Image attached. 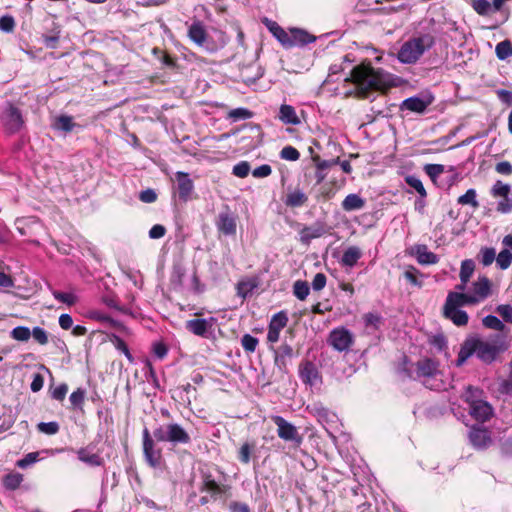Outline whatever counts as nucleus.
I'll list each match as a JSON object with an SVG mask.
<instances>
[{"instance_id":"3c124183","label":"nucleus","mask_w":512,"mask_h":512,"mask_svg":"<svg viewBox=\"0 0 512 512\" xmlns=\"http://www.w3.org/2000/svg\"><path fill=\"white\" fill-rule=\"evenodd\" d=\"M482 322L486 328L496 331H502L505 327L502 321L494 315H488L484 317Z\"/></svg>"},{"instance_id":"c85d7f7f","label":"nucleus","mask_w":512,"mask_h":512,"mask_svg":"<svg viewBox=\"0 0 512 512\" xmlns=\"http://www.w3.org/2000/svg\"><path fill=\"white\" fill-rule=\"evenodd\" d=\"M287 323H288L287 313L284 311H280L272 316L268 328L275 330L277 332H281V330L284 327H286Z\"/></svg>"},{"instance_id":"bb28decb","label":"nucleus","mask_w":512,"mask_h":512,"mask_svg":"<svg viewBox=\"0 0 512 512\" xmlns=\"http://www.w3.org/2000/svg\"><path fill=\"white\" fill-rule=\"evenodd\" d=\"M266 25L269 31L273 34V36L284 46L289 43V32H286L282 27H280L276 22L266 20Z\"/></svg>"},{"instance_id":"c9c22d12","label":"nucleus","mask_w":512,"mask_h":512,"mask_svg":"<svg viewBox=\"0 0 512 512\" xmlns=\"http://www.w3.org/2000/svg\"><path fill=\"white\" fill-rule=\"evenodd\" d=\"M496 56L499 60H506L512 56V44L509 40L501 41L495 48Z\"/></svg>"},{"instance_id":"338daca9","label":"nucleus","mask_w":512,"mask_h":512,"mask_svg":"<svg viewBox=\"0 0 512 512\" xmlns=\"http://www.w3.org/2000/svg\"><path fill=\"white\" fill-rule=\"evenodd\" d=\"M495 170L502 175H510L512 173V165L508 161H502L496 164Z\"/></svg>"},{"instance_id":"7c9ffc66","label":"nucleus","mask_w":512,"mask_h":512,"mask_svg":"<svg viewBox=\"0 0 512 512\" xmlns=\"http://www.w3.org/2000/svg\"><path fill=\"white\" fill-rule=\"evenodd\" d=\"M76 126L73 122V118L67 115H61L55 119L54 128L63 132H71Z\"/></svg>"},{"instance_id":"2eb2a0df","label":"nucleus","mask_w":512,"mask_h":512,"mask_svg":"<svg viewBox=\"0 0 512 512\" xmlns=\"http://www.w3.org/2000/svg\"><path fill=\"white\" fill-rule=\"evenodd\" d=\"M470 415L479 422H485L493 415L492 406L484 399L469 407Z\"/></svg>"},{"instance_id":"774afa93","label":"nucleus","mask_w":512,"mask_h":512,"mask_svg":"<svg viewBox=\"0 0 512 512\" xmlns=\"http://www.w3.org/2000/svg\"><path fill=\"white\" fill-rule=\"evenodd\" d=\"M512 210V199L508 196L498 202L497 211L501 213H509Z\"/></svg>"},{"instance_id":"1a4fd4ad","label":"nucleus","mask_w":512,"mask_h":512,"mask_svg":"<svg viewBox=\"0 0 512 512\" xmlns=\"http://www.w3.org/2000/svg\"><path fill=\"white\" fill-rule=\"evenodd\" d=\"M143 438V454L146 462L153 468H157L161 464V449L156 447L155 438L153 439L149 430L145 428L142 433Z\"/></svg>"},{"instance_id":"ea45409f","label":"nucleus","mask_w":512,"mask_h":512,"mask_svg":"<svg viewBox=\"0 0 512 512\" xmlns=\"http://www.w3.org/2000/svg\"><path fill=\"white\" fill-rule=\"evenodd\" d=\"M11 337L14 340L25 342L31 337V330L26 326H17L10 332Z\"/></svg>"},{"instance_id":"7ed1b4c3","label":"nucleus","mask_w":512,"mask_h":512,"mask_svg":"<svg viewBox=\"0 0 512 512\" xmlns=\"http://www.w3.org/2000/svg\"><path fill=\"white\" fill-rule=\"evenodd\" d=\"M351 80L357 92L362 96H365L371 90H386L394 86L396 81L393 75L382 69H375L370 64L354 67L351 71Z\"/></svg>"},{"instance_id":"4d7b16f0","label":"nucleus","mask_w":512,"mask_h":512,"mask_svg":"<svg viewBox=\"0 0 512 512\" xmlns=\"http://www.w3.org/2000/svg\"><path fill=\"white\" fill-rule=\"evenodd\" d=\"M232 172L235 176L239 178H244L250 172V165L247 161H241L233 167Z\"/></svg>"},{"instance_id":"393cba45","label":"nucleus","mask_w":512,"mask_h":512,"mask_svg":"<svg viewBox=\"0 0 512 512\" xmlns=\"http://www.w3.org/2000/svg\"><path fill=\"white\" fill-rule=\"evenodd\" d=\"M186 328L195 335L206 336L209 325L205 319L197 318L187 321Z\"/></svg>"},{"instance_id":"423d86ee","label":"nucleus","mask_w":512,"mask_h":512,"mask_svg":"<svg viewBox=\"0 0 512 512\" xmlns=\"http://www.w3.org/2000/svg\"><path fill=\"white\" fill-rule=\"evenodd\" d=\"M153 437L158 442H170L173 445L188 444L191 440L188 432L177 423L158 426L153 431Z\"/></svg>"},{"instance_id":"69168bd1","label":"nucleus","mask_w":512,"mask_h":512,"mask_svg":"<svg viewBox=\"0 0 512 512\" xmlns=\"http://www.w3.org/2000/svg\"><path fill=\"white\" fill-rule=\"evenodd\" d=\"M326 285V276L323 273H317L312 280V288L315 291L322 290Z\"/></svg>"},{"instance_id":"864d4df0","label":"nucleus","mask_w":512,"mask_h":512,"mask_svg":"<svg viewBox=\"0 0 512 512\" xmlns=\"http://www.w3.org/2000/svg\"><path fill=\"white\" fill-rule=\"evenodd\" d=\"M40 432L47 435H54L59 431V424L55 421L52 422H40L37 425Z\"/></svg>"},{"instance_id":"5701e85b","label":"nucleus","mask_w":512,"mask_h":512,"mask_svg":"<svg viewBox=\"0 0 512 512\" xmlns=\"http://www.w3.org/2000/svg\"><path fill=\"white\" fill-rule=\"evenodd\" d=\"M78 459L89 466L98 467L103 465V458L97 453H90L86 448L77 452Z\"/></svg>"},{"instance_id":"473e14b6","label":"nucleus","mask_w":512,"mask_h":512,"mask_svg":"<svg viewBox=\"0 0 512 512\" xmlns=\"http://www.w3.org/2000/svg\"><path fill=\"white\" fill-rule=\"evenodd\" d=\"M457 203L460 205H470L475 209L478 208L479 202L477 200L476 190L473 188L468 189L465 194L458 197Z\"/></svg>"},{"instance_id":"f03ea898","label":"nucleus","mask_w":512,"mask_h":512,"mask_svg":"<svg viewBox=\"0 0 512 512\" xmlns=\"http://www.w3.org/2000/svg\"><path fill=\"white\" fill-rule=\"evenodd\" d=\"M236 33V47L235 52L229 57L231 67L238 68L239 73L234 75L233 78L237 81H242L246 85L254 84L259 80L264 71L260 65L257 64L258 48L247 47L244 44V34L238 26H233Z\"/></svg>"},{"instance_id":"09e8293b","label":"nucleus","mask_w":512,"mask_h":512,"mask_svg":"<svg viewBox=\"0 0 512 512\" xmlns=\"http://www.w3.org/2000/svg\"><path fill=\"white\" fill-rule=\"evenodd\" d=\"M85 400V390L82 388H78L73 391L69 397V401L73 408L82 409L83 403Z\"/></svg>"},{"instance_id":"4c0bfd02","label":"nucleus","mask_w":512,"mask_h":512,"mask_svg":"<svg viewBox=\"0 0 512 512\" xmlns=\"http://www.w3.org/2000/svg\"><path fill=\"white\" fill-rule=\"evenodd\" d=\"M23 481V476L20 473H9L4 477L3 484L9 490L17 489Z\"/></svg>"},{"instance_id":"4468645a","label":"nucleus","mask_w":512,"mask_h":512,"mask_svg":"<svg viewBox=\"0 0 512 512\" xmlns=\"http://www.w3.org/2000/svg\"><path fill=\"white\" fill-rule=\"evenodd\" d=\"M502 244L504 248L496 254V265L501 270H506L512 264V235H506Z\"/></svg>"},{"instance_id":"6ab92c4d","label":"nucleus","mask_w":512,"mask_h":512,"mask_svg":"<svg viewBox=\"0 0 512 512\" xmlns=\"http://www.w3.org/2000/svg\"><path fill=\"white\" fill-rule=\"evenodd\" d=\"M277 118L285 125L297 126L301 124V119L297 115L295 108L288 104L280 106Z\"/></svg>"},{"instance_id":"de8ad7c7","label":"nucleus","mask_w":512,"mask_h":512,"mask_svg":"<svg viewBox=\"0 0 512 512\" xmlns=\"http://www.w3.org/2000/svg\"><path fill=\"white\" fill-rule=\"evenodd\" d=\"M258 339L250 334L243 335L241 339V345L243 349L248 353L255 352L257 346H258Z\"/></svg>"},{"instance_id":"f257e3e1","label":"nucleus","mask_w":512,"mask_h":512,"mask_svg":"<svg viewBox=\"0 0 512 512\" xmlns=\"http://www.w3.org/2000/svg\"><path fill=\"white\" fill-rule=\"evenodd\" d=\"M491 288L492 283L490 279L482 275L471 284V288L467 293L449 292L443 305L444 317L452 321L456 326L467 325L469 317L461 307L473 306L483 302L490 296Z\"/></svg>"},{"instance_id":"052dcab7","label":"nucleus","mask_w":512,"mask_h":512,"mask_svg":"<svg viewBox=\"0 0 512 512\" xmlns=\"http://www.w3.org/2000/svg\"><path fill=\"white\" fill-rule=\"evenodd\" d=\"M496 311L500 314L505 322L512 323V306L508 304L499 305Z\"/></svg>"},{"instance_id":"0e129e2a","label":"nucleus","mask_w":512,"mask_h":512,"mask_svg":"<svg viewBox=\"0 0 512 512\" xmlns=\"http://www.w3.org/2000/svg\"><path fill=\"white\" fill-rule=\"evenodd\" d=\"M272 173V168L268 164H263L252 171V175L255 178H265Z\"/></svg>"},{"instance_id":"a19ab883","label":"nucleus","mask_w":512,"mask_h":512,"mask_svg":"<svg viewBox=\"0 0 512 512\" xmlns=\"http://www.w3.org/2000/svg\"><path fill=\"white\" fill-rule=\"evenodd\" d=\"M293 356V349L288 344H282L279 349L276 351L275 354V361L276 363H281L282 365H285V360L287 358H292Z\"/></svg>"},{"instance_id":"13d9d810","label":"nucleus","mask_w":512,"mask_h":512,"mask_svg":"<svg viewBox=\"0 0 512 512\" xmlns=\"http://www.w3.org/2000/svg\"><path fill=\"white\" fill-rule=\"evenodd\" d=\"M31 336L37 341L40 345H46L48 343V335L47 332L41 327H34L31 331Z\"/></svg>"},{"instance_id":"37998d69","label":"nucleus","mask_w":512,"mask_h":512,"mask_svg":"<svg viewBox=\"0 0 512 512\" xmlns=\"http://www.w3.org/2000/svg\"><path fill=\"white\" fill-rule=\"evenodd\" d=\"M111 341L114 344L115 348L118 349L119 351H121L126 356V358L128 359V361L130 363H133L134 358H133L132 354L130 353L129 348H128L127 344L125 343V341L117 335H113L111 338Z\"/></svg>"},{"instance_id":"dca6fc26","label":"nucleus","mask_w":512,"mask_h":512,"mask_svg":"<svg viewBox=\"0 0 512 512\" xmlns=\"http://www.w3.org/2000/svg\"><path fill=\"white\" fill-rule=\"evenodd\" d=\"M433 102V97L428 96L425 98L421 97H410L405 99L401 104V109L409 110L411 112L423 113L426 108Z\"/></svg>"},{"instance_id":"c756f323","label":"nucleus","mask_w":512,"mask_h":512,"mask_svg":"<svg viewBox=\"0 0 512 512\" xmlns=\"http://www.w3.org/2000/svg\"><path fill=\"white\" fill-rule=\"evenodd\" d=\"M496 259V250L493 247H482L478 254L479 262L487 267L490 266Z\"/></svg>"},{"instance_id":"a211bd4d","label":"nucleus","mask_w":512,"mask_h":512,"mask_svg":"<svg viewBox=\"0 0 512 512\" xmlns=\"http://www.w3.org/2000/svg\"><path fill=\"white\" fill-rule=\"evenodd\" d=\"M289 43L286 45V48L294 47V46H303L315 41V37L311 36L304 30L301 29H291L289 31Z\"/></svg>"},{"instance_id":"f8f14e48","label":"nucleus","mask_w":512,"mask_h":512,"mask_svg":"<svg viewBox=\"0 0 512 512\" xmlns=\"http://www.w3.org/2000/svg\"><path fill=\"white\" fill-rule=\"evenodd\" d=\"M299 377L302 382L311 387L320 385L322 383L321 374L316 365L309 361H302L299 365Z\"/></svg>"},{"instance_id":"39448f33","label":"nucleus","mask_w":512,"mask_h":512,"mask_svg":"<svg viewBox=\"0 0 512 512\" xmlns=\"http://www.w3.org/2000/svg\"><path fill=\"white\" fill-rule=\"evenodd\" d=\"M433 37L423 35L406 41L398 52V59L405 64L415 63L426 50L432 47Z\"/></svg>"},{"instance_id":"9b49d317","label":"nucleus","mask_w":512,"mask_h":512,"mask_svg":"<svg viewBox=\"0 0 512 512\" xmlns=\"http://www.w3.org/2000/svg\"><path fill=\"white\" fill-rule=\"evenodd\" d=\"M272 420L277 426V434L281 439L284 441L294 442L297 445L302 443V436L299 434L297 428L293 424L286 421L281 416H274Z\"/></svg>"},{"instance_id":"20e7f679","label":"nucleus","mask_w":512,"mask_h":512,"mask_svg":"<svg viewBox=\"0 0 512 512\" xmlns=\"http://www.w3.org/2000/svg\"><path fill=\"white\" fill-rule=\"evenodd\" d=\"M498 352L499 349L495 343L478 337H471L466 339L462 344L456 365L462 366L473 354H476L480 360L490 363L495 359Z\"/></svg>"},{"instance_id":"49530a36","label":"nucleus","mask_w":512,"mask_h":512,"mask_svg":"<svg viewBox=\"0 0 512 512\" xmlns=\"http://www.w3.org/2000/svg\"><path fill=\"white\" fill-rule=\"evenodd\" d=\"M52 295L56 300L65 303L68 306H73L78 300L75 294L68 292L53 291Z\"/></svg>"},{"instance_id":"603ef678","label":"nucleus","mask_w":512,"mask_h":512,"mask_svg":"<svg viewBox=\"0 0 512 512\" xmlns=\"http://www.w3.org/2000/svg\"><path fill=\"white\" fill-rule=\"evenodd\" d=\"M491 192L494 197L506 198L510 192V186L502 181H496Z\"/></svg>"},{"instance_id":"cd10ccee","label":"nucleus","mask_w":512,"mask_h":512,"mask_svg":"<svg viewBox=\"0 0 512 512\" xmlns=\"http://www.w3.org/2000/svg\"><path fill=\"white\" fill-rule=\"evenodd\" d=\"M189 37L198 45H202L206 39V32L200 22H194L189 28Z\"/></svg>"},{"instance_id":"bf43d9fd","label":"nucleus","mask_w":512,"mask_h":512,"mask_svg":"<svg viewBox=\"0 0 512 512\" xmlns=\"http://www.w3.org/2000/svg\"><path fill=\"white\" fill-rule=\"evenodd\" d=\"M39 454L37 452H31L25 455L24 458L17 461V466L19 468L25 469L28 466L34 464L38 460Z\"/></svg>"},{"instance_id":"f3484780","label":"nucleus","mask_w":512,"mask_h":512,"mask_svg":"<svg viewBox=\"0 0 512 512\" xmlns=\"http://www.w3.org/2000/svg\"><path fill=\"white\" fill-rule=\"evenodd\" d=\"M176 181L179 197L186 202L194 189L193 181L190 179L189 174L185 172H177Z\"/></svg>"},{"instance_id":"5fc2aeb1","label":"nucleus","mask_w":512,"mask_h":512,"mask_svg":"<svg viewBox=\"0 0 512 512\" xmlns=\"http://www.w3.org/2000/svg\"><path fill=\"white\" fill-rule=\"evenodd\" d=\"M426 174L435 181L444 172V166L441 164H427L424 167Z\"/></svg>"},{"instance_id":"ddd939ff","label":"nucleus","mask_w":512,"mask_h":512,"mask_svg":"<svg viewBox=\"0 0 512 512\" xmlns=\"http://www.w3.org/2000/svg\"><path fill=\"white\" fill-rule=\"evenodd\" d=\"M469 441L476 449H485L491 444L490 432L486 428L474 426L469 431Z\"/></svg>"},{"instance_id":"b1692460","label":"nucleus","mask_w":512,"mask_h":512,"mask_svg":"<svg viewBox=\"0 0 512 512\" xmlns=\"http://www.w3.org/2000/svg\"><path fill=\"white\" fill-rule=\"evenodd\" d=\"M361 256L362 252L358 247L350 246L344 251L341 258V263L344 266L353 267L361 258Z\"/></svg>"},{"instance_id":"72a5a7b5","label":"nucleus","mask_w":512,"mask_h":512,"mask_svg":"<svg viewBox=\"0 0 512 512\" xmlns=\"http://www.w3.org/2000/svg\"><path fill=\"white\" fill-rule=\"evenodd\" d=\"M308 200L305 193L301 190H295L287 195L286 204L291 207H300Z\"/></svg>"},{"instance_id":"f704fd0d","label":"nucleus","mask_w":512,"mask_h":512,"mask_svg":"<svg viewBox=\"0 0 512 512\" xmlns=\"http://www.w3.org/2000/svg\"><path fill=\"white\" fill-rule=\"evenodd\" d=\"M227 117L232 120V122H237L240 120H247L253 117V112L247 108H235L228 112Z\"/></svg>"},{"instance_id":"58836bf2","label":"nucleus","mask_w":512,"mask_h":512,"mask_svg":"<svg viewBox=\"0 0 512 512\" xmlns=\"http://www.w3.org/2000/svg\"><path fill=\"white\" fill-rule=\"evenodd\" d=\"M471 6L480 16H489L492 14L490 2L488 0H472Z\"/></svg>"},{"instance_id":"2f4dec72","label":"nucleus","mask_w":512,"mask_h":512,"mask_svg":"<svg viewBox=\"0 0 512 512\" xmlns=\"http://www.w3.org/2000/svg\"><path fill=\"white\" fill-rule=\"evenodd\" d=\"M475 269V263L471 259L462 261L459 278L463 283H468Z\"/></svg>"},{"instance_id":"e433bc0d","label":"nucleus","mask_w":512,"mask_h":512,"mask_svg":"<svg viewBox=\"0 0 512 512\" xmlns=\"http://www.w3.org/2000/svg\"><path fill=\"white\" fill-rule=\"evenodd\" d=\"M482 394H483V391L478 389V388H474L472 386H468L466 388V391L463 395L464 397V400L465 402H467V404L470 406L474 405L477 401H480L482 399Z\"/></svg>"},{"instance_id":"c03bdc74","label":"nucleus","mask_w":512,"mask_h":512,"mask_svg":"<svg viewBox=\"0 0 512 512\" xmlns=\"http://www.w3.org/2000/svg\"><path fill=\"white\" fill-rule=\"evenodd\" d=\"M405 181L410 187L417 191L421 198H425L427 196L423 183L418 177L409 175L405 178Z\"/></svg>"},{"instance_id":"aec40b11","label":"nucleus","mask_w":512,"mask_h":512,"mask_svg":"<svg viewBox=\"0 0 512 512\" xmlns=\"http://www.w3.org/2000/svg\"><path fill=\"white\" fill-rule=\"evenodd\" d=\"M325 234V227L321 223H315L311 226H305L300 230V241L303 244H309L311 240L321 237Z\"/></svg>"},{"instance_id":"412c9836","label":"nucleus","mask_w":512,"mask_h":512,"mask_svg":"<svg viewBox=\"0 0 512 512\" xmlns=\"http://www.w3.org/2000/svg\"><path fill=\"white\" fill-rule=\"evenodd\" d=\"M414 255L419 264L432 265L439 261V257L428 250L426 245H417L414 248Z\"/></svg>"},{"instance_id":"0eeeda50","label":"nucleus","mask_w":512,"mask_h":512,"mask_svg":"<svg viewBox=\"0 0 512 512\" xmlns=\"http://www.w3.org/2000/svg\"><path fill=\"white\" fill-rule=\"evenodd\" d=\"M439 374L438 363L430 358L419 360L416 363V370L408 371L410 378L422 380L431 389L442 388L443 385L441 383L430 384V381L435 380Z\"/></svg>"},{"instance_id":"4be33fe9","label":"nucleus","mask_w":512,"mask_h":512,"mask_svg":"<svg viewBox=\"0 0 512 512\" xmlns=\"http://www.w3.org/2000/svg\"><path fill=\"white\" fill-rule=\"evenodd\" d=\"M365 206V200L358 194H348L342 201V208L344 211L350 212L360 210Z\"/></svg>"},{"instance_id":"6e6552de","label":"nucleus","mask_w":512,"mask_h":512,"mask_svg":"<svg viewBox=\"0 0 512 512\" xmlns=\"http://www.w3.org/2000/svg\"><path fill=\"white\" fill-rule=\"evenodd\" d=\"M1 120L5 130L10 134L19 132L25 123L20 109L12 103L5 107Z\"/></svg>"},{"instance_id":"6e6d98bb","label":"nucleus","mask_w":512,"mask_h":512,"mask_svg":"<svg viewBox=\"0 0 512 512\" xmlns=\"http://www.w3.org/2000/svg\"><path fill=\"white\" fill-rule=\"evenodd\" d=\"M15 28L14 18L10 15H4L0 18V30L5 33L13 32Z\"/></svg>"},{"instance_id":"79ce46f5","label":"nucleus","mask_w":512,"mask_h":512,"mask_svg":"<svg viewBox=\"0 0 512 512\" xmlns=\"http://www.w3.org/2000/svg\"><path fill=\"white\" fill-rule=\"evenodd\" d=\"M309 286L306 281L298 280L293 285V293L299 300H305L309 295Z\"/></svg>"},{"instance_id":"a18cd8bd","label":"nucleus","mask_w":512,"mask_h":512,"mask_svg":"<svg viewBox=\"0 0 512 512\" xmlns=\"http://www.w3.org/2000/svg\"><path fill=\"white\" fill-rule=\"evenodd\" d=\"M404 278L410 282L413 286L422 287L423 283L418 279V276L421 275L419 270L413 266L408 267L404 272Z\"/></svg>"},{"instance_id":"e2e57ef3","label":"nucleus","mask_w":512,"mask_h":512,"mask_svg":"<svg viewBox=\"0 0 512 512\" xmlns=\"http://www.w3.org/2000/svg\"><path fill=\"white\" fill-rule=\"evenodd\" d=\"M252 446L249 443H245L239 449L238 459L243 463H249L251 456Z\"/></svg>"},{"instance_id":"8fccbe9b","label":"nucleus","mask_w":512,"mask_h":512,"mask_svg":"<svg viewBox=\"0 0 512 512\" xmlns=\"http://www.w3.org/2000/svg\"><path fill=\"white\" fill-rule=\"evenodd\" d=\"M280 158L287 161H297L300 158V153L295 147L287 145L280 151Z\"/></svg>"},{"instance_id":"9d476101","label":"nucleus","mask_w":512,"mask_h":512,"mask_svg":"<svg viewBox=\"0 0 512 512\" xmlns=\"http://www.w3.org/2000/svg\"><path fill=\"white\" fill-rule=\"evenodd\" d=\"M353 341V334L344 327L333 329L328 337V343L338 352L349 350Z\"/></svg>"},{"instance_id":"680f3d73","label":"nucleus","mask_w":512,"mask_h":512,"mask_svg":"<svg viewBox=\"0 0 512 512\" xmlns=\"http://www.w3.org/2000/svg\"><path fill=\"white\" fill-rule=\"evenodd\" d=\"M67 392H68L67 384L62 383L52 390L51 396L55 400L63 401L65 399Z\"/></svg>"},{"instance_id":"a878e982","label":"nucleus","mask_w":512,"mask_h":512,"mask_svg":"<svg viewBox=\"0 0 512 512\" xmlns=\"http://www.w3.org/2000/svg\"><path fill=\"white\" fill-rule=\"evenodd\" d=\"M258 281L255 278H244L236 286L238 296L246 298L257 288Z\"/></svg>"}]
</instances>
